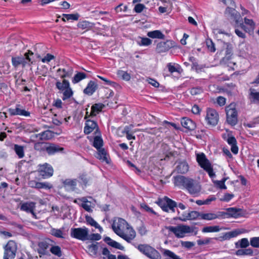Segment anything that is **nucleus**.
<instances>
[{
	"instance_id": "nucleus-1",
	"label": "nucleus",
	"mask_w": 259,
	"mask_h": 259,
	"mask_svg": "<svg viewBox=\"0 0 259 259\" xmlns=\"http://www.w3.org/2000/svg\"><path fill=\"white\" fill-rule=\"evenodd\" d=\"M128 226V225L125 220L121 218H118L117 221H113L112 229L118 236L127 242L130 243L136 237V233L133 228H131L128 234H125L124 229L125 228L129 229Z\"/></svg>"
},
{
	"instance_id": "nucleus-2",
	"label": "nucleus",
	"mask_w": 259,
	"mask_h": 259,
	"mask_svg": "<svg viewBox=\"0 0 259 259\" xmlns=\"http://www.w3.org/2000/svg\"><path fill=\"white\" fill-rule=\"evenodd\" d=\"M186 189L192 195H198L201 189L200 185L194 180L184 176L179 177V187Z\"/></svg>"
},
{
	"instance_id": "nucleus-3",
	"label": "nucleus",
	"mask_w": 259,
	"mask_h": 259,
	"mask_svg": "<svg viewBox=\"0 0 259 259\" xmlns=\"http://www.w3.org/2000/svg\"><path fill=\"white\" fill-rule=\"evenodd\" d=\"M155 203L161 208L162 210L168 212H175V208L177 207V202L166 196L162 198H158Z\"/></svg>"
},
{
	"instance_id": "nucleus-4",
	"label": "nucleus",
	"mask_w": 259,
	"mask_h": 259,
	"mask_svg": "<svg viewBox=\"0 0 259 259\" xmlns=\"http://www.w3.org/2000/svg\"><path fill=\"white\" fill-rule=\"evenodd\" d=\"M226 112L227 123L232 126L236 125L238 121V114L235 104L231 103L227 106Z\"/></svg>"
},
{
	"instance_id": "nucleus-5",
	"label": "nucleus",
	"mask_w": 259,
	"mask_h": 259,
	"mask_svg": "<svg viewBox=\"0 0 259 259\" xmlns=\"http://www.w3.org/2000/svg\"><path fill=\"white\" fill-rule=\"evenodd\" d=\"M138 249L150 259H161V255L158 251L147 244H140Z\"/></svg>"
},
{
	"instance_id": "nucleus-6",
	"label": "nucleus",
	"mask_w": 259,
	"mask_h": 259,
	"mask_svg": "<svg viewBox=\"0 0 259 259\" xmlns=\"http://www.w3.org/2000/svg\"><path fill=\"white\" fill-rule=\"evenodd\" d=\"M17 244L13 240H10L4 246V259H13L16 256Z\"/></svg>"
},
{
	"instance_id": "nucleus-7",
	"label": "nucleus",
	"mask_w": 259,
	"mask_h": 259,
	"mask_svg": "<svg viewBox=\"0 0 259 259\" xmlns=\"http://www.w3.org/2000/svg\"><path fill=\"white\" fill-rule=\"evenodd\" d=\"M89 230L86 227L71 228L70 236L75 239L85 241L88 240Z\"/></svg>"
},
{
	"instance_id": "nucleus-8",
	"label": "nucleus",
	"mask_w": 259,
	"mask_h": 259,
	"mask_svg": "<svg viewBox=\"0 0 259 259\" xmlns=\"http://www.w3.org/2000/svg\"><path fill=\"white\" fill-rule=\"evenodd\" d=\"M33 53L31 51H28V53L24 54V56L12 57V63L13 66L16 68L21 64L23 67H25L26 64H30V62L32 63L31 59L29 55H33Z\"/></svg>"
},
{
	"instance_id": "nucleus-9",
	"label": "nucleus",
	"mask_w": 259,
	"mask_h": 259,
	"mask_svg": "<svg viewBox=\"0 0 259 259\" xmlns=\"http://www.w3.org/2000/svg\"><path fill=\"white\" fill-rule=\"evenodd\" d=\"M205 120L207 124L214 126L219 120V115L217 111L212 108H207L206 110Z\"/></svg>"
},
{
	"instance_id": "nucleus-10",
	"label": "nucleus",
	"mask_w": 259,
	"mask_h": 259,
	"mask_svg": "<svg viewBox=\"0 0 259 259\" xmlns=\"http://www.w3.org/2000/svg\"><path fill=\"white\" fill-rule=\"evenodd\" d=\"M37 171L39 176L44 179H46L53 176L54 170L51 165L46 163L38 165Z\"/></svg>"
},
{
	"instance_id": "nucleus-11",
	"label": "nucleus",
	"mask_w": 259,
	"mask_h": 259,
	"mask_svg": "<svg viewBox=\"0 0 259 259\" xmlns=\"http://www.w3.org/2000/svg\"><path fill=\"white\" fill-rule=\"evenodd\" d=\"M36 207V203L34 202L28 201L20 203V210L31 213L34 217H36L34 210Z\"/></svg>"
},
{
	"instance_id": "nucleus-12",
	"label": "nucleus",
	"mask_w": 259,
	"mask_h": 259,
	"mask_svg": "<svg viewBox=\"0 0 259 259\" xmlns=\"http://www.w3.org/2000/svg\"><path fill=\"white\" fill-rule=\"evenodd\" d=\"M172 47L173 43L171 41H161L157 44L156 52L159 54L165 53Z\"/></svg>"
},
{
	"instance_id": "nucleus-13",
	"label": "nucleus",
	"mask_w": 259,
	"mask_h": 259,
	"mask_svg": "<svg viewBox=\"0 0 259 259\" xmlns=\"http://www.w3.org/2000/svg\"><path fill=\"white\" fill-rule=\"evenodd\" d=\"M61 182L63 184V187L67 191H73L76 189L77 180L71 179H62Z\"/></svg>"
},
{
	"instance_id": "nucleus-14",
	"label": "nucleus",
	"mask_w": 259,
	"mask_h": 259,
	"mask_svg": "<svg viewBox=\"0 0 259 259\" xmlns=\"http://www.w3.org/2000/svg\"><path fill=\"white\" fill-rule=\"evenodd\" d=\"M196 160L199 165L203 169L211 165V163L203 153L196 154Z\"/></svg>"
},
{
	"instance_id": "nucleus-15",
	"label": "nucleus",
	"mask_w": 259,
	"mask_h": 259,
	"mask_svg": "<svg viewBox=\"0 0 259 259\" xmlns=\"http://www.w3.org/2000/svg\"><path fill=\"white\" fill-rule=\"evenodd\" d=\"M94 130L96 131L99 130L97 122L94 120L87 119L85 125L84 127V133L88 135L92 132Z\"/></svg>"
},
{
	"instance_id": "nucleus-16",
	"label": "nucleus",
	"mask_w": 259,
	"mask_h": 259,
	"mask_svg": "<svg viewBox=\"0 0 259 259\" xmlns=\"http://www.w3.org/2000/svg\"><path fill=\"white\" fill-rule=\"evenodd\" d=\"M64 148L59 147L58 145L53 143H48L46 151L49 155H53L56 153L63 151Z\"/></svg>"
},
{
	"instance_id": "nucleus-17",
	"label": "nucleus",
	"mask_w": 259,
	"mask_h": 259,
	"mask_svg": "<svg viewBox=\"0 0 259 259\" xmlns=\"http://www.w3.org/2000/svg\"><path fill=\"white\" fill-rule=\"evenodd\" d=\"M182 126L189 131H192L195 128V123L190 118L183 117L181 120Z\"/></svg>"
},
{
	"instance_id": "nucleus-18",
	"label": "nucleus",
	"mask_w": 259,
	"mask_h": 259,
	"mask_svg": "<svg viewBox=\"0 0 259 259\" xmlns=\"http://www.w3.org/2000/svg\"><path fill=\"white\" fill-rule=\"evenodd\" d=\"M19 105H17L16 108H10L8 110V113L11 115H22L24 116H29L30 113L25 110L21 109L19 108Z\"/></svg>"
},
{
	"instance_id": "nucleus-19",
	"label": "nucleus",
	"mask_w": 259,
	"mask_h": 259,
	"mask_svg": "<svg viewBox=\"0 0 259 259\" xmlns=\"http://www.w3.org/2000/svg\"><path fill=\"white\" fill-rule=\"evenodd\" d=\"M224 214L227 215V217L237 218L241 215V209L235 207H230L226 209V212L224 213Z\"/></svg>"
},
{
	"instance_id": "nucleus-20",
	"label": "nucleus",
	"mask_w": 259,
	"mask_h": 259,
	"mask_svg": "<svg viewBox=\"0 0 259 259\" xmlns=\"http://www.w3.org/2000/svg\"><path fill=\"white\" fill-rule=\"evenodd\" d=\"M200 214L201 212L196 211L188 212L187 215H183L182 217H179V220L185 221L186 220H194L197 218L200 219Z\"/></svg>"
},
{
	"instance_id": "nucleus-21",
	"label": "nucleus",
	"mask_w": 259,
	"mask_h": 259,
	"mask_svg": "<svg viewBox=\"0 0 259 259\" xmlns=\"http://www.w3.org/2000/svg\"><path fill=\"white\" fill-rule=\"evenodd\" d=\"M226 141L228 144L231 146V151L235 154H237L238 152V148L237 146V141L235 138L232 135L227 139Z\"/></svg>"
},
{
	"instance_id": "nucleus-22",
	"label": "nucleus",
	"mask_w": 259,
	"mask_h": 259,
	"mask_svg": "<svg viewBox=\"0 0 259 259\" xmlns=\"http://www.w3.org/2000/svg\"><path fill=\"white\" fill-rule=\"evenodd\" d=\"M97 89V85L93 81H90L87 87L84 89L83 93L88 95H92Z\"/></svg>"
},
{
	"instance_id": "nucleus-23",
	"label": "nucleus",
	"mask_w": 259,
	"mask_h": 259,
	"mask_svg": "<svg viewBox=\"0 0 259 259\" xmlns=\"http://www.w3.org/2000/svg\"><path fill=\"white\" fill-rule=\"evenodd\" d=\"M104 105L102 103H97L94 104L91 107V112L89 116H95L104 107Z\"/></svg>"
},
{
	"instance_id": "nucleus-24",
	"label": "nucleus",
	"mask_w": 259,
	"mask_h": 259,
	"mask_svg": "<svg viewBox=\"0 0 259 259\" xmlns=\"http://www.w3.org/2000/svg\"><path fill=\"white\" fill-rule=\"evenodd\" d=\"M104 240L109 245H110L114 248H115L121 250H123L124 248V247L122 245H121L120 243H119L118 242H117L114 240H112L109 237H106L104 239Z\"/></svg>"
},
{
	"instance_id": "nucleus-25",
	"label": "nucleus",
	"mask_w": 259,
	"mask_h": 259,
	"mask_svg": "<svg viewBox=\"0 0 259 259\" xmlns=\"http://www.w3.org/2000/svg\"><path fill=\"white\" fill-rule=\"evenodd\" d=\"M98 152L97 158L101 160L102 162H105L108 164L110 163V159L108 158L107 153L104 149L98 150Z\"/></svg>"
},
{
	"instance_id": "nucleus-26",
	"label": "nucleus",
	"mask_w": 259,
	"mask_h": 259,
	"mask_svg": "<svg viewBox=\"0 0 259 259\" xmlns=\"http://www.w3.org/2000/svg\"><path fill=\"white\" fill-rule=\"evenodd\" d=\"M193 231V228L188 226L179 225V238L183 237L185 234L190 233Z\"/></svg>"
},
{
	"instance_id": "nucleus-27",
	"label": "nucleus",
	"mask_w": 259,
	"mask_h": 259,
	"mask_svg": "<svg viewBox=\"0 0 259 259\" xmlns=\"http://www.w3.org/2000/svg\"><path fill=\"white\" fill-rule=\"evenodd\" d=\"M242 233L239 230H235L232 231L225 233L222 237L223 240H229L232 238L235 237Z\"/></svg>"
},
{
	"instance_id": "nucleus-28",
	"label": "nucleus",
	"mask_w": 259,
	"mask_h": 259,
	"mask_svg": "<svg viewBox=\"0 0 259 259\" xmlns=\"http://www.w3.org/2000/svg\"><path fill=\"white\" fill-rule=\"evenodd\" d=\"M57 72H62V73H60L59 74L60 76L62 78H65L66 77H70L72 74L73 70L71 68H68V69L66 68H59L57 70Z\"/></svg>"
},
{
	"instance_id": "nucleus-29",
	"label": "nucleus",
	"mask_w": 259,
	"mask_h": 259,
	"mask_svg": "<svg viewBox=\"0 0 259 259\" xmlns=\"http://www.w3.org/2000/svg\"><path fill=\"white\" fill-rule=\"evenodd\" d=\"M226 14L232 17L236 23L238 22V19L240 17V14L234 9L227 8L226 10Z\"/></svg>"
},
{
	"instance_id": "nucleus-30",
	"label": "nucleus",
	"mask_w": 259,
	"mask_h": 259,
	"mask_svg": "<svg viewBox=\"0 0 259 259\" xmlns=\"http://www.w3.org/2000/svg\"><path fill=\"white\" fill-rule=\"evenodd\" d=\"M147 36L150 38L159 39H164L165 37V35L158 30L148 32Z\"/></svg>"
},
{
	"instance_id": "nucleus-31",
	"label": "nucleus",
	"mask_w": 259,
	"mask_h": 259,
	"mask_svg": "<svg viewBox=\"0 0 259 259\" xmlns=\"http://www.w3.org/2000/svg\"><path fill=\"white\" fill-rule=\"evenodd\" d=\"M249 98L252 102L259 103V92L254 89H250Z\"/></svg>"
},
{
	"instance_id": "nucleus-32",
	"label": "nucleus",
	"mask_w": 259,
	"mask_h": 259,
	"mask_svg": "<svg viewBox=\"0 0 259 259\" xmlns=\"http://www.w3.org/2000/svg\"><path fill=\"white\" fill-rule=\"evenodd\" d=\"M14 150L19 158H22L24 156V147L17 144L14 145Z\"/></svg>"
},
{
	"instance_id": "nucleus-33",
	"label": "nucleus",
	"mask_w": 259,
	"mask_h": 259,
	"mask_svg": "<svg viewBox=\"0 0 259 259\" xmlns=\"http://www.w3.org/2000/svg\"><path fill=\"white\" fill-rule=\"evenodd\" d=\"M218 218V215L214 213H203L201 212L200 219L206 221H211Z\"/></svg>"
},
{
	"instance_id": "nucleus-34",
	"label": "nucleus",
	"mask_w": 259,
	"mask_h": 259,
	"mask_svg": "<svg viewBox=\"0 0 259 259\" xmlns=\"http://www.w3.org/2000/svg\"><path fill=\"white\" fill-rule=\"evenodd\" d=\"M70 85V83L68 80L64 79L62 82L60 81H57L56 82V88L60 91L63 92L67 87Z\"/></svg>"
},
{
	"instance_id": "nucleus-35",
	"label": "nucleus",
	"mask_w": 259,
	"mask_h": 259,
	"mask_svg": "<svg viewBox=\"0 0 259 259\" xmlns=\"http://www.w3.org/2000/svg\"><path fill=\"white\" fill-rule=\"evenodd\" d=\"M85 220L88 224L94 227L95 228L98 229L100 232L103 231L102 228L90 216H86Z\"/></svg>"
},
{
	"instance_id": "nucleus-36",
	"label": "nucleus",
	"mask_w": 259,
	"mask_h": 259,
	"mask_svg": "<svg viewBox=\"0 0 259 259\" xmlns=\"http://www.w3.org/2000/svg\"><path fill=\"white\" fill-rule=\"evenodd\" d=\"M38 252L39 254L44 255L46 253V250L49 247V244L45 242H40L38 244Z\"/></svg>"
},
{
	"instance_id": "nucleus-37",
	"label": "nucleus",
	"mask_w": 259,
	"mask_h": 259,
	"mask_svg": "<svg viewBox=\"0 0 259 259\" xmlns=\"http://www.w3.org/2000/svg\"><path fill=\"white\" fill-rule=\"evenodd\" d=\"M221 230V228L219 226H209L204 227L202 232L203 233H213L218 232Z\"/></svg>"
},
{
	"instance_id": "nucleus-38",
	"label": "nucleus",
	"mask_w": 259,
	"mask_h": 259,
	"mask_svg": "<svg viewBox=\"0 0 259 259\" xmlns=\"http://www.w3.org/2000/svg\"><path fill=\"white\" fill-rule=\"evenodd\" d=\"M79 17H80V15L78 13L70 14H63V18H62V20L64 22L66 21V19L67 20H72L77 21L78 20Z\"/></svg>"
},
{
	"instance_id": "nucleus-39",
	"label": "nucleus",
	"mask_w": 259,
	"mask_h": 259,
	"mask_svg": "<svg viewBox=\"0 0 259 259\" xmlns=\"http://www.w3.org/2000/svg\"><path fill=\"white\" fill-rule=\"evenodd\" d=\"M163 231H167L168 235L174 234L177 237H178V226H165Z\"/></svg>"
},
{
	"instance_id": "nucleus-40",
	"label": "nucleus",
	"mask_w": 259,
	"mask_h": 259,
	"mask_svg": "<svg viewBox=\"0 0 259 259\" xmlns=\"http://www.w3.org/2000/svg\"><path fill=\"white\" fill-rule=\"evenodd\" d=\"M62 100L63 101H65L70 98L72 96L73 94V92L72 89L70 88V86L69 85L62 92Z\"/></svg>"
},
{
	"instance_id": "nucleus-41",
	"label": "nucleus",
	"mask_w": 259,
	"mask_h": 259,
	"mask_svg": "<svg viewBox=\"0 0 259 259\" xmlns=\"http://www.w3.org/2000/svg\"><path fill=\"white\" fill-rule=\"evenodd\" d=\"M232 55V50L230 48H229V46L227 45V48L226 51V55L224 57L223 61L224 62L228 63L229 65L232 63L234 65H235V62H233L232 61L228 62V61H229L231 59Z\"/></svg>"
},
{
	"instance_id": "nucleus-42",
	"label": "nucleus",
	"mask_w": 259,
	"mask_h": 259,
	"mask_svg": "<svg viewBox=\"0 0 259 259\" xmlns=\"http://www.w3.org/2000/svg\"><path fill=\"white\" fill-rule=\"evenodd\" d=\"M249 245L248 240L246 238H242L235 243L236 248H246Z\"/></svg>"
},
{
	"instance_id": "nucleus-43",
	"label": "nucleus",
	"mask_w": 259,
	"mask_h": 259,
	"mask_svg": "<svg viewBox=\"0 0 259 259\" xmlns=\"http://www.w3.org/2000/svg\"><path fill=\"white\" fill-rule=\"evenodd\" d=\"M189 166L186 161L179 163V173L186 174L189 171Z\"/></svg>"
},
{
	"instance_id": "nucleus-44",
	"label": "nucleus",
	"mask_w": 259,
	"mask_h": 259,
	"mask_svg": "<svg viewBox=\"0 0 259 259\" xmlns=\"http://www.w3.org/2000/svg\"><path fill=\"white\" fill-rule=\"evenodd\" d=\"M103 140L101 137L96 136L94 138L93 142V146L95 147L97 150L101 149L103 146Z\"/></svg>"
},
{
	"instance_id": "nucleus-45",
	"label": "nucleus",
	"mask_w": 259,
	"mask_h": 259,
	"mask_svg": "<svg viewBox=\"0 0 259 259\" xmlns=\"http://www.w3.org/2000/svg\"><path fill=\"white\" fill-rule=\"evenodd\" d=\"M50 252L54 255L61 257L62 255V252L60 246L58 245H53L50 249Z\"/></svg>"
},
{
	"instance_id": "nucleus-46",
	"label": "nucleus",
	"mask_w": 259,
	"mask_h": 259,
	"mask_svg": "<svg viewBox=\"0 0 259 259\" xmlns=\"http://www.w3.org/2000/svg\"><path fill=\"white\" fill-rule=\"evenodd\" d=\"M98 243H93L88 246V249L90 254L92 256H95L97 255L98 246Z\"/></svg>"
},
{
	"instance_id": "nucleus-47",
	"label": "nucleus",
	"mask_w": 259,
	"mask_h": 259,
	"mask_svg": "<svg viewBox=\"0 0 259 259\" xmlns=\"http://www.w3.org/2000/svg\"><path fill=\"white\" fill-rule=\"evenodd\" d=\"M87 75L83 72H78L76 74L72 80V83L74 84L77 83L80 80L86 78Z\"/></svg>"
},
{
	"instance_id": "nucleus-48",
	"label": "nucleus",
	"mask_w": 259,
	"mask_h": 259,
	"mask_svg": "<svg viewBox=\"0 0 259 259\" xmlns=\"http://www.w3.org/2000/svg\"><path fill=\"white\" fill-rule=\"evenodd\" d=\"M48 143L45 142H37L34 145V149L35 150L39 151H46V148L47 147Z\"/></svg>"
},
{
	"instance_id": "nucleus-49",
	"label": "nucleus",
	"mask_w": 259,
	"mask_h": 259,
	"mask_svg": "<svg viewBox=\"0 0 259 259\" xmlns=\"http://www.w3.org/2000/svg\"><path fill=\"white\" fill-rule=\"evenodd\" d=\"M77 26L82 29H89L92 27L93 24L88 21H83L79 22L77 24Z\"/></svg>"
},
{
	"instance_id": "nucleus-50",
	"label": "nucleus",
	"mask_w": 259,
	"mask_h": 259,
	"mask_svg": "<svg viewBox=\"0 0 259 259\" xmlns=\"http://www.w3.org/2000/svg\"><path fill=\"white\" fill-rule=\"evenodd\" d=\"M36 187L38 189H50L52 188V185L48 182H37Z\"/></svg>"
},
{
	"instance_id": "nucleus-51",
	"label": "nucleus",
	"mask_w": 259,
	"mask_h": 259,
	"mask_svg": "<svg viewBox=\"0 0 259 259\" xmlns=\"http://www.w3.org/2000/svg\"><path fill=\"white\" fill-rule=\"evenodd\" d=\"M253 251L250 248H247L245 249H239L238 250L236 254L237 255H252Z\"/></svg>"
},
{
	"instance_id": "nucleus-52",
	"label": "nucleus",
	"mask_w": 259,
	"mask_h": 259,
	"mask_svg": "<svg viewBox=\"0 0 259 259\" xmlns=\"http://www.w3.org/2000/svg\"><path fill=\"white\" fill-rule=\"evenodd\" d=\"M51 233L52 235L60 238H63V231L61 229L52 228L51 230Z\"/></svg>"
},
{
	"instance_id": "nucleus-53",
	"label": "nucleus",
	"mask_w": 259,
	"mask_h": 259,
	"mask_svg": "<svg viewBox=\"0 0 259 259\" xmlns=\"http://www.w3.org/2000/svg\"><path fill=\"white\" fill-rule=\"evenodd\" d=\"M206 45L208 50L209 51H210L211 52H214L215 51L214 44L212 42L211 39H207L206 40Z\"/></svg>"
},
{
	"instance_id": "nucleus-54",
	"label": "nucleus",
	"mask_w": 259,
	"mask_h": 259,
	"mask_svg": "<svg viewBox=\"0 0 259 259\" xmlns=\"http://www.w3.org/2000/svg\"><path fill=\"white\" fill-rule=\"evenodd\" d=\"M152 43V40L147 37H141L140 41L138 42V44L140 46H148L151 45Z\"/></svg>"
},
{
	"instance_id": "nucleus-55",
	"label": "nucleus",
	"mask_w": 259,
	"mask_h": 259,
	"mask_svg": "<svg viewBox=\"0 0 259 259\" xmlns=\"http://www.w3.org/2000/svg\"><path fill=\"white\" fill-rule=\"evenodd\" d=\"M118 75L122 77V78L125 80L128 81L131 79V76L130 74L125 71L120 70L118 71Z\"/></svg>"
},
{
	"instance_id": "nucleus-56",
	"label": "nucleus",
	"mask_w": 259,
	"mask_h": 259,
	"mask_svg": "<svg viewBox=\"0 0 259 259\" xmlns=\"http://www.w3.org/2000/svg\"><path fill=\"white\" fill-rule=\"evenodd\" d=\"M181 244L182 247L187 249H190L195 245V243L193 242L190 241H181Z\"/></svg>"
},
{
	"instance_id": "nucleus-57",
	"label": "nucleus",
	"mask_w": 259,
	"mask_h": 259,
	"mask_svg": "<svg viewBox=\"0 0 259 259\" xmlns=\"http://www.w3.org/2000/svg\"><path fill=\"white\" fill-rule=\"evenodd\" d=\"M250 242L252 246L256 248H259V237L251 238Z\"/></svg>"
},
{
	"instance_id": "nucleus-58",
	"label": "nucleus",
	"mask_w": 259,
	"mask_h": 259,
	"mask_svg": "<svg viewBox=\"0 0 259 259\" xmlns=\"http://www.w3.org/2000/svg\"><path fill=\"white\" fill-rule=\"evenodd\" d=\"M212 239L210 238H206L202 239H199L197 241V243L199 245H203L208 244L210 243Z\"/></svg>"
},
{
	"instance_id": "nucleus-59",
	"label": "nucleus",
	"mask_w": 259,
	"mask_h": 259,
	"mask_svg": "<svg viewBox=\"0 0 259 259\" xmlns=\"http://www.w3.org/2000/svg\"><path fill=\"white\" fill-rule=\"evenodd\" d=\"M145 8L144 5L142 4H137L134 8V11L138 13H141Z\"/></svg>"
},
{
	"instance_id": "nucleus-60",
	"label": "nucleus",
	"mask_w": 259,
	"mask_h": 259,
	"mask_svg": "<svg viewBox=\"0 0 259 259\" xmlns=\"http://www.w3.org/2000/svg\"><path fill=\"white\" fill-rule=\"evenodd\" d=\"M101 238V236L99 234H92L90 235H89L88 240H99Z\"/></svg>"
},
{
	"instance_id": "nucleus-61",
	"label": "nucleus",
	"mask_w": 259,
	"mask_h": 259,
	"mask_svg": "<svg viewBox=\"0 0 259 259\" xmlns=\"http://www.w3.org/2000/svg\"><path fill=\"white\" fill-rule=\"evenodd\" d=\"M141 207L142 208H143L147 212H150L154 214H156V213L152 209V208L150 207L148 205L145 203L141 204Z\"/></svg>"
},
{
	"instance_id": "nucleus-62",
	"label": "nucleus",
	"mask_w": 259,
	"mask_h": 259,
	"mask_svg": "<svg viewBox=\"0 0 259 259\" xmlns=\"http://www.w3.org/2000/svg\"><path fill=\"white\" fill-rule=\"evenodd\" d=\"M204 170L207 172L210 178H212L214 177H215V175L213 171V168L211 165L207 167V168H205Z\"/></svg>"
},
{
	"instance_id": "nucleus-63",
	"label": "nucleus",
	"mask_w": 259,
	"mask_h": 259,
	"mask_svg": "<svg viewBox=\"0 0 259 259\" xmlns=\"http://www.w3.org/2000/svg\"><path fill=\"white\" fill-rule=\"evenodd\" d=\"M55 57L54 56L50 54H47L46 56L41 59V61L44 63L45 62H49L51 60L54 59Z\"/></svg>"
},
{
	"instance_id": "nucleus-64",
	"label": "nucleus",
	"mask_w": 259,
	"mask_h": 259,
	"mask_svg": "<svg viewBox=\"0 0 259 259\" xmlns=\"http://www.w3.org/2000/svg\"><path fill=\"white\" fill-rule=\"evenodd\" d=\"M133 127V125L132 124H131L128 126H125L122 133L123 134H125L126 135L128 134L131 133H133V131H132V128Z\"/></svg>"
}]
</instances>
